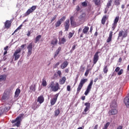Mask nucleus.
Instances as JSON below:
<instances>
[{"label":"nucleus","mask_w":129,"mask_h":129,"mask_svg":"<svg viewBox=\"0 0 129 129\" xmlns=\"http://www.w3.org/2000/svg\"><path fill=\"white\" fill-rule=\"evenodd\" d=\"M80 10V7H79V6H77L76 8V11L77 12H79Z\"/></svg>","instance_id":"58"},{"label":"nucleus","mask_w":129,"mask_h":129,"mask_svg":"<svg viewBox=\"0 0 129 129\" xmlns=\"http://www.w3.org/2000/svg\"><path fill=\"white\" fill-rule=\"evenodd\" d=\"M11 97H12V92L10 91H5L1 100L3 102H5V101L11 98Z\"/></svg>","instance_id":"3"},{"label":"nucleus","mask_w":129,"mask_h":129,"mask_svg":"<svg viewBox=\"0 0 129 129\" xmlns=\"http://www.w3.org/2000/svg\"><path fill=\"white\" fill-rule=\"evenodd\" d=\"M8 49H9V46H7L6 47H5L4 48V50H5V51H7V50H8Z\"/></svg>","instance_id":"61"},{"label":"nucleus","mask_w":129,"mask_h":129,"mask_svg":"<svg viewBox=\"0 0 129 129\" xmlns=\"http://www.w3.org/2000/svg\"><path fill=\"white\" fill-rule=\"evenodd\" d=\"M65 82H66V77H63L62 78L59 79V84L63 85V84H65Z\"/></svg>","instance_id":"22"},{"label":"nucleus","mask_w":129,"mask_h":129,"mask_svg":"<svg viewBox=\"0 0 129 129\" xmlns=\"http://www.w3.org/2000/svg\"><path fill=\"white\" fill-rule=\"evenodd\" d=\"M70 21L69 20V19L67 20L65 22L64 28H65L66 31H68V30L69 29V23H70Z\"/></svg>","instance_id":"16"},{"label":"nucleus","mask_w":129,"mask_h":129,"mask_svg":"<svg viewBox=\"0 0 129 129\" xmlns=\"http://www.w3.org/2000/svg\"><path fill=\"white\" fill-rule=\"evenodd\" d=\"M68 66V62L66 61L63 62L62 64H61L60 68L61 69H64V68H66Z\"/></svg>","instance_id":"24"},{"label":"nucleus","mask_w":129,"mask_h":129,"mask_svg":"<svg viewBox=\"0 0 129 129\" xmlns=\"http://www.w3.org/2000/svg\"><path fill=\"white\" fill-rule=\"evenodd\" d=\"M22 51V49L21 48H19L18 49H17L13 55V57L15 58V60L17 61L20 57H21V55L20 54L21 53V52Z\"/></svg>","instance_id":"6"},{"label":"nucleus","mask_w":129,"mask_h":129,"mask_svg":"<svg viewBox=\"0 0 129 129\" xmlns=\"http://www.w3.org/2000/svg\"><path fill=\"white\" fill-rule=\"evenodd\" d=\"M48 88H51L52 91H53V92H56V91H58V90L60 89V87H59V83H56L55 84L54 82H51L48 85Z\"/></svg>","instance_id":"1"},{"label":"nucleus","mask_w":129,"mask_h":129,"mask_svg":"<svg viewBox=\"0 0 129 129\" xmlns=\"http://www.w3.org/2000/svg\"><path fill=\"white\" fill-rule=\"evenodd\" d=\"M1 108V111L2 113H4V112H7V111H9L10 110V107H5L4 108Z\"/></svg>","instance_id":"23"},{"label":"nucleus","mask_w":129,"mask_h":129,"mask_svg":"<svg viewBox=\"0 0 129 129\" xmlns=\"http://www.w3.org/2000/svg\"><path fill=\"white\" fill-rule=\"evenodd\" d=\"M85 14L83 13L82 14H81L79 17V20H80V21H82V20H84V18H85Z\"/></svg>","instance_id":"31"},{"label":"nucleus","mask_w":129,"mask_h":129,"mask_svg":"<svg viewBox=\"0 0 129 129\" xmlns=\"http://www.w3.org/2000/svg\"><path fill=\"white\" fill-rule=\"evenodd\" d=\"M59 64L60 62H57L54 66V68H56L57 67L59 66Z\"/></svg>","instance_id":"56"},{"label":"nucleus","mask_w":129,"mask_h":129,"mask_svg":"<svg viewBox=\"0 0 129 129\" xmlns=\"http://www.w3.org/2000/svg\"><path fill=\"white\" fill-rule=\"evenodd\" d=\"M11 24H12V22H11V21L7 20L5 24V27L9 29V28L11 27Z\"/></svg>","instance_id":"25"},{"label":"nucleus","mask_w":129,"mask_h":129,"mask_svg":"<svg viewBox=\"0 0 129 129\" xmlns=\"http://www.w3.org/2000/svg\"><path fill=\"white\" fill-rule=\"evenodd\" d=\"M82 100H85V96H82Z\"/></svg>","instance_id":"64"},{"label":"nucleus","mask_w":129,"mask_h":129,"mask_svg":"<svg viewBox=\"0 0 129 129\" xmlns=\"http://www.w3.org/2000/svg\"><path fill=\"white\" fill-rule=\"evenodd\" d=\"M61 23H62V22H61V21L58 20V21L56 22V24H55V26H56V27H59V26H60V25H61Z\"/></svg>","instance_id":"41"},{"label":"nucleus","mask_w":129,"mask_h":129,"mask_svg":"<svg viewBox=\"0 0 129 129\" xmlns=\"http://www.w3.org/2000/svg\"><path fill=\"white\" fill-rule=\"evenodd\" d=\"M68 72H69V69H66L65 70V73H68Z\"/></svg>","instance_id":"62"},{"label":"nucleus","mask_w":129,"mask_h":129,"mask_svg":"<svg viewBox=\"0 0 129 129\" xmlns=\"http://www.w3.org/2000/svg\"><path fill=\"white\" fill-rule=\"evenodd\" d=\"M124 103L125 105H126V107H129V97H126L124 99Z\"/></svg>","instance_id":"18"},{"label":"nucleus","mask_w":129,"mask_h":129,"mask_svg":"<svg viewBox=\"0 0 129 129\" xmlns=\"http://www.w3.org/2000/svg\"><path fill=\"white\" fill-rule=\"evenodd\" d=\"M117 105H116V100H114L112 101L110 107L111 108H116Z\"/></svg>","instance_id":"19"},{"label":"nucleus","mask_w":129,"mask_h":129,"mask_svg":"<svg viewBox=\"0 0 129 129\" xmlns=\"http://www.w3.org/2000/svg\"><path fill=\"white\" fill-rule=\"evenodd\" d=\"M42 85L44 87H46V86H47V82L46 81L45 78H43L42 79Z\"/></svg>","instance_id":"29"},{"label":"nucleus","mask_w":129,"mask_h":129,"mask_svg":"<svg viewBox=\"0 0 129 129\" xmlns=\"http://www.w3.org/2000/svg\"><path fill=\"white\" fill-rule=\"evenodd\" d=\"M58 43V40L56 38L54 39L53 40L51 41V44L52 45H56Z\"/></svg>","instance_id":"37"},{"label":"nucleus","mask_w":129,"mask_h":129,"mask_svg":"<svg viewBox=\"0 0 129 129\" xmlns=\"http://www.w3.org/2000/svg\"><path fill=\"white\" fill-rule=\"evenodd\" d=\"M24 119V114H20L19 116H18L16 119L12 120V123H15V122H16L15 123V125L17 126V127H19L20 125H21V121L23 120Z\"/></svg>","instance_id":"2"},{"label":"nucleus","mask_w":129,"mask_h":129,"mask_svg":"<svg viewBox=\"0 0 129 129\" xmlns=\"http://www.w3.org/2000/svg\"><path fill=\"white\" fill-rule=\"evenodd\" d=\"M92 85H93V80H91L90 83L88 85L87 88L85 92V95H88V93L90 92V90H91Z\"/></svg>","instance_id":"8"},{"label":"nucleus","mask_w":129,"mask_h":129,"mask_svg":"<svg viewBox=\"0 0 129 129\" xmlns=\"http://www.w3.org/2000/svg\"><path fill=\"white\" fill-rule=\"evenodd\" d=\"M120 68H119V67H117L115 70V71L116 72H118V71H119Z\"/></svg>","instance_id":"55"},{"label":"nucleus","mask_w":129,"mask_h":129,"mask_svg":"<svg viewBox=\"0 0 129 129\" xmlns=\"http://www.w3.org/2000/svg\"><path fill=\"white\" fill-rule=\"evenodd\" d=\"M94 2L95 6H100V0H94Z\"/></svg>","instance_id":"39"},{"label":"nucleus","mask_w":129,"mask_h":129,"mask_svg":"<svg viewBox=\"0 0 129 129\" xmlns=\"http://www.w3.org/2000/svg\"><path fill=\"white\" fill-rule=\"evenodd\" d=\"M70 21H71V24L73 26V27H75V26H76V23L75 22V21L74 20V16L71 17Z\"/></svg>","instance_id":"21"},{"label":"nucleus","mask_w":129,"mask_h":129,"mask_svg":"<svg viewBox=\"0 0 129 129\" xmlns=\"http://www.w3.org/2000/svg\"><path fill=\"white\" fill-rule=\"evenodd\" d=\"M61 47H59L57 50H56V52H58V53H59L60 51H61Z\"/></svg>","instance_id":"57"},{"label":"nucleus","mask_w":129,"mask_h":129,"mask_svg":"<svg viewBox=\"0 0 129 129\" xmlns=\"http://www.w3.org/2000/svg\"><path fill=\"white\" fill-rule=\"evenodd\" d=\"M106 20H107L106 16H103V18L102 19V21H101L102 25H104V24H105V22H106Z\"/></svg>","instance_id":"34"},{"label":"nucleus","mask_w":129,"mask_h":129,"mask_svg":"<svg viewBox=\"0 0 129 129\" xmlns=\"http://www.w3.org/2000/svg\"><path fill=\"white\" fill-rule=\"evenodd\" d=\"M121 37H122V39H124V38H126V37H127V31H125L124 32L123 30L119 31L118 36V40Z\"/></svg>","instance_id":"7"},{"label":"nucleus","mask_w":129,"mask_h":129,"mask_svg":"<svg viewBox=\"0 0 129 129\" xmlns=\"http://www.w3.org/2000/svg\"><path fill=\"white\" fill-rule=\"evenodd\" d=\"M20 93H21V90L19 89H17L15 92V96L16 97H18L19 96Z\"/></svg>","instance_id":"30"},{"label":"nucleus","mask_w":129,"mask_h":129,"mask_svg":"<svg viewBox=\"0 0 129 129\" xmlns=\"http://www.w3.org/2000/svg\"><path fill=\"white\" fill-rule=\"evenodd\" d=\"M114 5L115 6H119L120 5V0H114Z\"/></svg>","instance_id":"32"},{"label":"nucleus","mask_w":129,"mask_h":129,"mask_svg":"<svg viewBox=\"0 0 129 129\" xmlns=\"http://www.w3.org/2000/svg\"><path fill=\"white\" fill-rule=\"evenodd\" d=\"M58 54H59V52L58 51H56L55 52L54 58H56L57 57V56H58Z\"/></svg>","instance_id":"52"},{"label":"nucleus","mask_w":129,"mask_h":129,"mask_svg":"<svg viewBox=\"0 0 129 129\" xmlns=\"http://www.w3.org/2000/svg\"><path fill=\"white\" fill-rule=\"evenodd\" d=\"M66 20V16H63L61 18V19L59 20L60 22H63V21H65Z\"/></svg>","instance_id":"44"},{"label":"nucleus","mask_w":129,"mask_h":129,"mask_svg":"<svg viewBox=\"0 0 129 129\" xmlns=\"http://www.w3.org/2000/svg\"><path fill=\"white\" fill-rule=\"evenodd\" d=\"M67 91H70L71 90V86L70 85L67 86Z\"/></svg>","instance_id":"46"},{"label":"nucleus","mask_w":129,"mask_h":129,"mask_svg":"<svg viewBox=\"0 0 129 129\" xmlns=\"http://www.w3.org/2000/svg\"><path fill=\"white\" fill-rule=\"evenodd\" d=\"M59 77H61V71H58L57 72Z\"/></svg>","instance_id":"53"},{"label":"nucleus","mask_w":129,"mask_h":129,"mask_svg":"<svg viewBox=\"0 0 129 129\" xmlns=\"http://www.w3.org/2000/svg\"><path fill=\"white\" fill-rule=\"evenodd\" d=\"M76 47V46L75 45L73 46L71 50V53H72L73 52L74 50H75Z\"/></svg>","instance_id":"47"},{"label":"nucleus","mask_w":129,"mask_h":129,"mask_svg":"<svg viewBox=\"0 0 129 129\" xmlns=\"http://www.w3.org/2000/svg\"><path fill=\"white\" fill-rule=\"evenodd\" d=\"M73 35H74V33H72V32H70L69 33V39H71V38L73 37Z\"/></svg>","instance_id":"43"},{"label":"nucleus","mask_w":129,"mask_h":129,"mask_svg":"<svg viewBox=\"0 0 129 129\" xmlns=\"http://www.w3.org/2000/svg\"><path fill=\"white\" fill-rule=\"evenodd\" d=\"M25 46H26V44H23V45H21V47L22 49H24L25 48Z\"/></svg>","instance_id":"63"},{"label":"nucleus","mask_w":129,"mask_h":129,"mask_svg":"<svg viewBox=\"0 0 129 129\" xmlns=\"http://www.w3.org/2000/svg\"><path fill=\"white\" fill-rule=\"evenodd\" d=\"M116 129H122V125H119L118 126Z\"/></svg>","instance_id":"59"},{"label":"nucleus","mask_w":129,"mask_h":129,"mask_svg":"<svg viewBox=\"0 0 129 129\" xmlns=\"http://www.w3.org/2000/svg\"><path fill=\"white\" fill-rule=\"evenodd\" d=\"M56 18H57V15H55L52 19H51V23L52 22H54V21H55V20H56Z\"/></svg>","instance_id":"49"},{"label":"nucleus","mask_w":129,"mask_h":129,"mask_svg":"<svg viewBox=\"0 0 129 129\" xmlns=\"http://www.w3.org/2000/svg\"><path fill=\"white\" fill-rule=\"evenodd\" d=\"M42 38V36L41 35H38L36 37L35 41V43L36 44V43H38V41L40 40V39Z\"/></svg>","instance_id":"36"},{"label":"nucleus","mask_w":129,"mask_h":129,"mask_svg":"<svg viewBox=\"0 0 129 129\" xmlns=\"http://www.w3.org/2000/svg\"><path fill=\"white\" fill-rule=\"evenodd\" d=\"M109 124H110V123L109 122H107L105 125L104 127L107 129V127L109 126Z\"/></svg>","instance_id":"42"},{"label":"nucleus","mask_w":129,"mask_h":129,"mask_svg":"<svg viewBox=\"0 0 129 129\" xmlns=\"http://www.w3.org/2000/svg\"><path fill=\"white\" fill-rule=\"evenodd\" d=\"M87 81H88V79H84L81 80V81L77 88V93L78 94L79 93V92H80L82 87H83V85H84V84L86 83V82H87Z\"/></svg>","instance_id":"4"},{"label":"nucleus","mask_w":129,"mask_h":129,"mask_svg":"<svg viewBox=\"0 0 129 129\" xmlns=\"http://www.w3.org/2000/svg\"><path fill=\"white\" fill-rule=\"evenodd\" d=\"M123 72V70H120V71L118 72V75H121Z\"/></svg>","instance_id":"51"},{"label":"nucleus","mask_w":129,"mask_h":129,"mask_svg":"<svg viewBox=\"0 0 129 129\" xmlns=\"http://www.w3.org/2000/svg\"><path fill=\"white\" fill-rule=\"evenodd\" d=\"M109 115H115L117 113V110L116 108H111L108 112Z\"/></svg>","instance_id":"13"},{"label":"nucleus","mask_w":129,"mask_h":129,"mask_svg":"<svg viewBox=\"0 0 129 129\" xmlns=\"http://www.w3.org/2000/svg\"><path fill=\"white\" fill-rule=\"evenodd\" d=\"M59 114H60V110H59V109H57L55 110V111H54L55 116H58Z\"/></svg>","instance_id":"35"},{"label":"nucleus","mask_w":129,"mask_h":129,"mask_svg":"<svg viewBox=\"0 0 129 129\" xmlns=\"http://www.w3.org/2000/svg\"><path fill=\"white\" fill-rule=\"evenodd\" d=\"M34 45L33 44V43H29L27 47V49L28 50L27 52V56L28 57H29V56H31L32 55V52L33 51V48L34 47Z\"/></svg>","instance_id":"5"},{"label":"nucleus","mask_w":129,"mask_h":129,"mask_svg":"<svg viewBox=\"0 0 129 129\" xmlns=\"http://www.w3.org/2000/svg\"><path fill=\"white\" fill-rule=\"evenodd\" d=\"M66 42V39H65V38H62L61 39H59V41L58 42V44L59 45H61V44H64Z\"/></svg>","instance_id":"28"},{"label":"nucleus","mask_w":129,"mask_h":129,"mask_svg":"<svg viewBox=\"0 0 129 129\" xmlns=\"http://www.w3.org/2000/svg\"><path fill=\"white\" fill-rule=\"evenodd\" d=\"M22 27H23V24L20 25V26L17 28V30H21L22 29Z\"/></svg>","instance_id":"54"},{"label":"nucleus","mask_w":129,"mask_h":129,"mask_svg":"<svg viewBox=\"0 0 129 129\" xmlns=\"http://www.w3.org/2000/svg\"><path fill=\"white\" fill-rule=\"evenodd\" d=\"M112 34H113V32L110 31L109 34V37L106 40L107 43H109V42L111 41V39H112Z\"/></svg>","instance_id":"20"},{"label":"nucleus","mask_w":129,"mask_h":129,"mask_svg":"<svg viewBox=\"0 0 129 129\" xmlns=\"http://www.w3.org/2000/svg\"><path fill=\"white\" fill-rule=\"evenodd\" d=\"M36 8L37 7L36 6H32L30 9L27 10V11L26 13V14L28 16L30 15V14H32V13H33V12H34Z\"/></svg>","instance_id":"12"},{"label":"nucleus","mask_w":129,"mask_h":129,"mask_svg":"<svg viewBox=\"0 0 129 129\" xmlns=\"http://www.w3.org/2000/svg\"><path fill=\"white\" fill-rule=\"evenodd\" d=\"M40 103H38L35 101L32 105V108L33 110H36L37 108L40 107Z\"/></svg>","instance_id":"14"},{"label":"nucleus","mask_w":129,"mask_h":129,"mask_svg":"<svg viewBox=\"0 0 129 129\" xmlns=\"http://www.w3.org/2000/svg\"><path fill=\"white\" fill-rule=\"evenodd\" d=\"M99 53V51H97L94 55V58H93L94 64H96V63L97 62V61H98V59H99V56H98Z\"/></svg>","instance_id":"11"},{"label":"nucleus","mask_w":129,"mask_h":129,"mask_svg":"<svg viewBox=\"0 0 129 129\" xmlns=\"http://www.w3.org/2000/svg\"><path fill=\"white\" fill-rule=\"evenodd\" d=\"M82 5L83 7H87V3L85 2H83L82 3Z\"/></svg>","instance_id":"48"},{"label":"nucleus","mask_w":129,"mask_h":129,"mask_svg":"<svg viewBox=\"0 0 129 129\" xmlns=\"http://www.w3.org/2000/svg\"><path fill=\"white\" fill-rule=\"evenodd\" d=\"M44 100H45V99H44V97L42 95L39 96L37 98V102H39L38 103L40 105L44 102Z\"/></svg>","instance_id":"15"},{"label":"nucleus","mask_w":129,"mask_h":129,"mask_svg":"<svg viewBox=\"0 0 129 129\" xmlns=\"http://www.w3.org/2000/svg\"><path fill=\"white\" fill-rule=\"evenodd\" d=\"M109 9V7H106L105 9L104 14H106L107 12H108V9Z\"/></svg>","instance_id":"50"},{"label":"nucleus","mask_w":129,"mask_h":129,"mask_svg":"<svg viewBox=\"0 0 129 129\" xmlns=\"http://www.w3.org/2000/svg\"><path fill=\"white\" fill-rule=\"evenodd\" d=\"M112 3V0H110L107 4L106 7L109 8L111 6V3Z\"/></svg>","instance_id":"40"},{"label":"nucleus","mask_w":129,"mask_h":129,"mask_svg":"<svg viewBox=\"0 0 129 129\" xmlns=\"http://www.w3.org/2000/svg\"><path fill=\"white\" fill-rule=\"evenodd\" d=\"M119 20V17L117 16L115 17L114 22L112 24V31H114L116 26H117V23H118V20Z\"/></svg>","instance_id":"9"},{"label":"nucleus","mask_w":129,"mask_h":129,"mask_svg":"<svg viewBox=\"0 0 129 129\" xmlns=\"http://www.w3.org/2000/svg\"><path fill=\"white\" fill-rule=\"evenodd\" d=\"M89 71H90V70H87L85 73V76H88V74H89Z\"/></svg>","instance_id":"45"},{"label":"nucleus","mask_w":129,"mask_h":129,"mask_svg":"<svg viewBox=\"0 0 129 129\" xmlns=\"http://www.w3.org/2000/svg\"><path fill=\"white\" fill-rule=\"evenodd\" d=\"M103 72L105 73V74H106L107 72H108V68H107V66H105L103 68Z\"/></svg>","instance_id":"38"},{"label":"nucleus","mask_w":129,"mask_h":129,"mask_svg":"<svg viewBox=\"0 0 129 129\" xmlns=\"http://www.w3.org/2000/svg\"><path fill=\"white\" fill-rule=\"evenodd\" d=\"M88 31H89V27L88 26H85L83 30V32L80 35L81 38H83V35L87 34V33H88Z\"/></svg>","instance_id":"10"},{"label":"nucleus","mask_w":129,"mask_h":129,"mask_svg":"<svg viewBox=\"0 0 129 129\" xmlns=\"http://www.w3.org/2000/svg\"><path fill=\"white\" fill-rule=\"evenodd\" d=\"M57 101V98H53L50 100L51 105H54Z\"/></svg>","instance_id":"27"},{"label":"nucleus","mask_w":129,"mask_h":129,"mask_svg":"<svg viewBox=\"0 0 129 129\" xmlns=\"http://www.w3.org/2000/svg\"><path fill=\"white\" fill-rule=\"evenodd\" d=\"M6 78H7V77L5 75H2L0 76V82L6 80Z\"/></svg>","instance_id":"33"},{"label":"nucleus","mask_w":129,"mask_h":129,"mask_svg":"<svg viewBox=\"0 0 129 129\" xmlns=\"http://www.w3.org/2000/svg\"><path fill=\"white\" fill-rule=\"evenodd\" d=\"M85 105L86 108L84 109V111L85 112H87V111H88L89 109L90 108V103L86 102L85 103Z\"/></svg>","instance_id":"17"},{"label":"nucleus","mask_w":129,"mask_h":129,"mask_svg":"<svg viewBox=\"0 0 129 129\" xmlns=\"http://www.w3.org/2000/svg\"><path fill=\"white\" fill-rule=\"evenodd\" d=\"M31 92H35L36 91V85H32L30 87Z\"/></svg>","instance_id":"26"},{"label":"nucleus","mask_w":129,"mask_h":129,"mask_svg":"<svg viewBox=\"0 0 129 129\" xmlns=\"http://www.w3.org/2000/svg\"><path fill=\"white\" fill-rule=\"evenodd\" d=\"M58 96H59V94H56L55 95V97L54 98H56V100L58 98Z\"/></svg>","instance_id":"60"}]
</instances>
